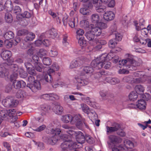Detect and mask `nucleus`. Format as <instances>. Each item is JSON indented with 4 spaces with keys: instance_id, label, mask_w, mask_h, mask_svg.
<instances>
[{
    "instance_id": "1",
    "label": "nucleus",
    "mask_w": 151,
    "mask_h": 151,
    "mask_svg": "<svg viewBox=\"0 0 151 151\" xmlns=\"http://www.w3.org/2000/svg\"><path fill=\"white\" fill-rule=\"evenodd\" d=\"M59 123H56L54 122L47 126L46 130V132L52 135H46L42 138V140L47 144L54 145L57 142L59 138V135L61 131L60 129Z\"/></svg>"
},
{
    "instance_id": "2",
    "label": "nucleus",
    "mask_w": 151,
    "mask_h": 151,
    "mask_svg": "<svg viewBox=\"0 0 151 151\" xmlns=\"http://www.w3.org/2000/svg\"><path fill=\"white\" fill-rule=\"evenodd\" d=\"M93 68L91 66H83L81 68L80 76L77 78H75L78 88V87L86 85L89 83V81L87 78L82 77V76H85L86 74H91L93 72Z\"/></svg>"
},
{
    "instance_id": "3",
    "label": "nucleus",
    "mask_w": 151,
    "mask_h": 151,
    "mask_svg": "<svg viewBox=\"0 0 151 151\" xmlns=\"http://www.w3.org/2000/svg\"><path fill=\"white\" fill-rule=\"evenodd\" d=\"M128 55V58L126 59L122 60L121 62L118 59H115L114 62L115 63L119 62V64L120 65L129 67L128 68H129V70H136V67L139 65V63L134 60L132 56L130 55L129 54Z\"/></svg>"
},
{
    "instance_id": "4",
    "label": "nucleus",
    "mask_w": 151,
    "mask_h": 151,
    "mask_svg": "<svg viewBox=\"0 0 151 151\" xmlns=\"http://www.w3.org/2000/svg\"><path fill=\"white\" fill-rule=\"evenodd\" d=\"M63 137L66 139L61 145L62 151H71L77 148L76 143L68 139L70 137L69 136L64 134Z\"/></svg>"
},
{
    "instance_id": "5",
    "label": "nucleus",
    "mask_w": 151,
    "mask_h": 151,
    "mask_svg": "<svg viewBox=\"0 0 151 151\" xmlns=\"http://www.w3.org/2000/svg\"><path fill=\"white\" fill-rule=\"evenodd\" d=\"M76 138L77 144V148H79L82 147V144L84 143L85 141V137L83 133L80 131H77V134H76Z\"/></svg>"
},
{
    "instance_id": "6",
    "label": "nucleus",
    "mask_w": 151,
    "mask_h": 151,
    "mask_svg": "<svg viewBox=\"0 0 151 151\" xmlns=\"http://www.w3.org/2000/svg\"><path fill=\"white\" fill-rule=\"evenodd\" d=\"M18 101L12 98H6L4 99L2 103L6 107H13L16 106L18 104Z\"/></svg>"
},
{
    "instance_id": "7",
    "label": "nucleus",
    "mask_w": 151,
    "mask_h": 151,
    "mask_svg": "<svg viewBox=\"0 0 151 151\" xmlns=\"http://www.w3.org/2000/svg\"><path fill=\"white\" fill-rule=\"evenodd\" d=\"M76 122V127L80 130H83L84 128L86 127L88 128V126L87 125L86 120L84 118L80 119L77 116V119L75 121H73V124Z\"/></svg>"
},
{
    "instance_id": "8",
    "label": "nucleus",
    "mask_w": 151,
    "mask_h": 151,
    "mask_svg": "<svg viewBox=\"0 0 151 151\" xmlns=\"http://www.w3.org/2000/svg\"><path fill=\"white\" fill-rule=\"evenodd\" d=\"M85 36L87 39L89 40V42L91 45H94L97 44L99 42L98 39L95 38V35L91 30L86 32Z\"/></svg>"
},
{
    "instance_id": "9",
    "label": "nucleus",
    "mask_w": 151,
    "mask_h": 151,
    "mask_svg": "<svg viewBox=\"0 0 151 151\" xmlns=\"http://www.w3.org/2000/svg\"><path fill=\"white\" fill-rule=\"evenodd\" d=\"M0 55L2 58L4 60H7L8 63L14 62V60L10 59L12 55L11 51L7 50H2Z\"/></svg>"
},
{
    "instance_id": "10",
    "label": "nucleus",
    "mask_w": 151,
    "mask_h": 151,
    "mask_svg": "<svg viewBox=\"0 0 151 151\" xmlns=\"http://www.w3.org/2000/svg\"><path fill=\"white\" fill-rule=\"evenodd\" d=\"M104 60V58L102 57H101L99 60L97 59L93 60L91 63V66L96 69H101L103 68Z\"/></svg>"
},
{
    "instance_id": "11",
    "label": "nucleus",
    "mask_w": 151,
    "mask_h": 151,
    "mask_svg": "<svg viewBox=\"0 0 151 151\" xmlns=\"http://www.w3.org/2000/svg\"><path fill=\"white\" fill-rule=\"evenodd\" d=\"M27 87L29 88L33 92H35L41 89V84L38 81H36L32 83H28Z\"/></svg>"
},
{
    "instance_id": "12",
    "label": "nucleus",
    "mask_w": 151,
    "mask_h": 151,
    "mask_svg": "<svg viewBox=\"0 0 151 151\" xmlns=\"http://www.w3.org/2000/svg\"><path fill=\"white\" fill-rule=\"evenodd\" d=\"M15 112L16 111L14 109H12L7 110H3L0 112V115L1 117L4 118L7 116L10 117L14 116Z\"/></svg>"
},
{
    "instance_id": "13",
    "label": "nucleus",
    "mask_w": 151,
    "mask_h": 151,
    "mask_svg": "<svg viewBox=\"0 0 151 151\" xmlns=\"http://www.w3.org/2000/svg\"><path fill=\"white\" fill-rule=\"evenodd\" d=\"M92 4L89 3L87 5L84 6L80 9V13L83 15H88L91 14V11L90 9L93 7Z\"/></svg>"
},
{
    "instance_id": "14",
    "label": "nucleus",
    "mask_w": 151,
    "mask_h": 151,
    "mask_svg": "<svg viewBox=\"0 0 151 151\" xmlns=\"http://www.w3.org/2000/svg\"><path fill=\"white\" fill-rule=\"evenodd\" d=\"M77 118V115H76L73 117L70 114H68L63 116L61 120L63 122L66 123L70 122L72 124H73V121L76 120Z\"/></svg>"
},
{
    "instance_id": "15",
    "label": "nucleus",
    "mask_w": 151,
    "mask_h": 151,
    "mask_svg": "<svg viewBox=\"0 0 151 151\" xmlns=\"http://www.w3.org/2000/svg\"><path fill=\"white\" fill-rule=\"evenodd\" d=\"M77 39L78 40V43L81 46V50L78 51L79 53L80 54H82L84 52L85 50V46H86V41L84 39V38L82 37H78V36L77 37Z\"/></svg>"
},
{
    "instance_id": "16",
    "label": "nucleus",
    "mask_w": 151,
    "mask_h": 151,
    "mask_svg": "<svg viewBox=\"0 0 151 151\" xmlns=\"http://www.w3.org/2000/svg\"><path fill=\"white\" fill-rule=\"evenodd\" d=\"M12 85L16 89H19L21 88H23L26 86L25 83L23 81L13 80Z\"/></svg>"
},
{
    "instance_id": "17",
    "label": "nucleus",
    "mask_w": 151,
    "mask_h": 151,
    "mask_svg": "<svg viewBox=\"0 0 151 151\" xmlns=\"http://www.w3.org/2000/svg\"><path fill=\"white\" fill-rule=\"evenodd\" d=\"M32 14V12L30 10L25 11L22 13H19V15L17 16V18L19 20H21V18L19 17V16L23 18H29L31 17Z\"/></svg>"
},
{
    "instance_id": "18",
    "label": "nucleus",
    "mask_w": 151,
    "mask_h": 151,
    "mask_svg": "<svg viewBox=\"0 0 151 151\" xmlns=\"http://www.w3.org/2000/svg\"><path fill=\"white\" fill-rule=\"evenodd\" d=\"M45 35L47 37L54 38L57 36L58 33L57 31L55 29L52 28L46 31Z\"/></svg>"
},
{
    "instance_id": "19",
    "label": "nucleus",
    "mask_w": 151,
    "mask_h": 151,
    "mask_svg": "<svg viewBox=\"0 0 151 151\" xmlns=\"http://www.w3.org/2000/svg\"><path fill=\"white\" fill-rule=\"evenodd\" d=\"M83 63V61L80 58L77 59L76 60L73 61L70 65V68L73 69L76 68Z\"/></svg>"
},
{
    "instance_id": "20",
    "label": "nucleus",
    "mask_w": 151,
    "mask_h": 151,
    "mask_svg": "<svg viewBox=\"0 0 151 151\" xmlns=\"http://www.w3.org/2000/svg\"><path fill=\"white\" fill-rule=\"evenodd\" d=\"M114 14L112 11H109L105 12L103 15L104 19L106 21L112 20L114 17Z\"/></svg>"
},
{
    "instance_id": "21",
    "label": "nucleus",
    "mask_w": 151,
    "mask_h": 151,
    "mask_svg": "<svg viewBox=\"0 0 151 151\" xmlns=\"http://www.w3.org/2000/svg\"><path fill=\"white\" fill-rule=\"evenodd\" d=\"M91 27L90 28L91 31L96 36H99L101 33V29L98 27L95 26L93 24H91L90 26Z\"/></svg>"
},
{
    "instance_id": "22",
    "label": "nucleus",
    "mask_w": 151,
    "mask_h": 151,
    "mask_svg": "<svg viewBox=\"0 0 151 151\" xmlns=\"http://www.w3.org/2000/svg\"><path fill=\"white\" fill-rule=\"evenodd\" d=\"M53 110L56 114H60L63 111V109L62 106L57 104L53 107Z\"/></svg>"
},
{
    "instance_id": "23",
    "label": "nucleus",
    "mask_w": 151,
    "mask_h": 151,
    "mask_svg": "<svg viewBox=\"0 0 151 151\" xmlns=\"http://www.w3.org/2000/svg\"><path fill=\"white\" fill-rule=\"evenodd\" d=\"M146 104L144 100L141 99L138 100L136 106L140 109H145L146 108Z\"/></svg>"
},
{
    "instance_id": "24",
    "label": "nucleus",
    "mask_w": 151,
    "mask_h": 151,
    "mask_svg": "<svg viewBox=\"0 0 151 151\" xmlns=\"http://www.w3.org/2000/svg\"><path fill=\"white\" fill-rule=\"evenodd\" d=\"M11 63H9V65H10V68L14 72V76H16L19 74V72L18 71L19 69L18 66L17 65Z\"/></svg>"
},
{
    "instance_id": "25",
    "label": "nucleus",
    "mask_w": 151,
    "mask_h": 151,
    "mask_svg": "<svg viewBox=\"0 0 151 151\" xmlns=\"http://www.w3.org/2000/svg\"><path fill=\"white\" fill-rule=\"evenodd\" d=\"M41 107L40 114L42 116L45 115L50 109V107L47 105H42Z\"/></svg>"
},
{
    "instance_id": "26",
    "label": "nucleus",
    "mask_w": 151,
    "mask_h": 151,
    "mask_svg": "<svg viewBox=\"0 0 151 151\" xmlns=\"http://www.w3.org/2000/svg\"><path fill=\"white\" fill-rule=\"evenodd\" d=\"M43 97L48 98L47 99L53 100L54 99L57 100L59 99V96L57 95L55 93L46 94L43 95Z\"/></svg>"
},
{
    "instance_id": "27",
    "label": "nucleus",
    "mask_w": 151,
    "mask_h": 151,
    "mask_svg": "<svg viewBox=\"0 0 151 151\" xmlns=\"http://www.w3.org/2000/svg\"><path fill=\"white\" fill-rule=\"evenodd\" d=\"M24 38V40L26 42L32 40L35 37V34L32 32H28Z\"/></svg>"
},
{
    "instance_id": "28",
    "label": "nucleus",
    "mask_w": 151,
    "mask_h": 151,
    "mask_svg": "<svg viewBox=\"0 0 151 151\" xmlns=\"http://www.w3.org/2000/svg\"><path fill=\"white\" fill-rule=\"evenodd\" d=\"M14 36V34L11 31L6 32L4 35V37L6 40L13 39Z\"/></svg>"
},
{
    "instance_id": "29",
    "label": "nucleus",
    "mask_w": 151,
    "mask_h": 151,
    "mask_svg": "<svg viewBox=\"0 0 151 151\" xmlns=\"http://www.w3.org/2000/svg\"><path fill=\"white\" fill-rule=\"evenodd\" d=\"M135 92H136L138 94L142 95L144 91V88L141 85H137L135 88Z\"/></svg>"
},
{
    "instance_id": "30",
    "label": "nucleus",
    "mask_w": 151,
    "mask_h": 151,
    "mask_svg": "<svg viewBox=\"0 0 151 151\" xmlns=\"http://www.w3.org/2000/svg\"><path fill=\"white\" fill-rule=\"evenodd\" d=\"M107 80L111 84L115 85L120 82V80L116 78L108 77L106 78Z\"/></svg>"
},
{
    "instance_id": "31",
    "label": "nucleus",
    "mask_w": 151,
    "mask_h": 151,
    "mask_svg": "<svg viewBox=\"0 0 151 151\" xmlns=\"http://www.w3.org/2000/svg\"><path fill=\"white\" fill-rule=\"evenodd\" d=\"M91 20L94 23H98L100 20V17L97 14H94L91 15Z\"/></svg>"
},
{
    "instance_id": "32",
    "label": "nucleus",
    "mask_w": 151,
    "mask_h": 151,
    "mask_svg": "<svg viewBox=\"0 0 151 151\" xmlns=\"http://www.w3.org/2000/svg\"><path fill=\"white\" fill-rule=\"evenodd\" d=\"M5 19L6 22L11 23L13 20L12 14L9 12L6 13L5 14Z\"/></svg>"
},
{
    "instance_id": "33",
    "label": "nucleus",
    "mask_w": 151,
    "mask_h": 151,
    "mask_svg": "<svg viewBox=\"0 0 151 151\" xmlns=\"http://www.w3.org/2000/svg\"><path fill=\"white\" fill-rule=\"evenodd\" d=\"M97 4L98 3H97ZM97 6L96 7V9L97 12L99 13H103L105 12L106 10V7L104 5H101L99 4V5H97Z\"/></svg>"
},
{
    "instance_id": "34",
    "label": "nucleus",
    "mask_w": 151,
    "mask_h": 151,
    "mask_svg": "<svg viewBox=\"0 0 151 151\" xmlns=\"http://www.w3.org/2000/svg\"><path fill=\"white\" fill-rule=\"evenodd\" d=\"M101 57H102V58H104V60L103 68L105 69L109 68L111 67V63L106 61L107 58L106 56H104L103 55H102Z\"/></svg>"
},
{
    "instance_id": "35",
    "label": "nucleus",
    "mask_w": 151,
    "mask_h": 151,
    "mask_svg": "<svg viewBox=\"0 0 151 151\" xmlns=\"http://www.w3.org/2000/svg\"><path fill=\"white\" fill-rule=\"evenodd\" d=\"M117 42L116 39L113 38L111 39L108 43L109 47L111 48H114L116 46Z\"/></svg>"
},
{
    "instance_id": "36",
    "label": "nucleus",
    "mask_w": 151,
    "mask_h": 151,
    "mask_svg": "<svg viewBox=\"0 0 151 151\" xmlns=\"http://www.w3.org/2000/svg\"><path fill=\"white\" fill-rule=\"evenodd\" d=\"M137 93L135 91L132 92L129 95V97L130 101H135L138 97Z\"/></svg>"
},
{
    "instance_id": "37",
    "label": "nucleus",
    "mask_w": 151,
    "mask_h": 151,
    "mask_svg": "<svg viewBox=\"0 0 151 151\" xmlns=\"http://www.w3.org/2000/svg\"><path fill=\"white\" fill-rule=\"evenodd\" d=\"M4 9L6 8V10L8 11H10L13 8V6L12 4V2L11 0H7L4 4Z\"/></svg>"
},
{
    "instance_id": "38",
    "label": "nucleus",
    "mask_w": 151,
    "mask_h": 151,
    "mask_svg": "<svg viewBox=\"0 0 151 151\" xmlns=\"http://www.w3.org/2000/svg\"><path fill=\"white\" fill-rule=\"evenodd\" d=\"M25 96V93L24 90H19L16 93V96L17 98H21L24 97Z\"/></svg>"
},
{
    "instance_id": "39",
    "label": "nucleus",
    "mask_w": 151,
    "mask_h": 151,
    "mask_svg": "<svg viewBox=\"0 0 151 151\" xmlns=\"http://www.w3.org/2000/svg\"><path fill=\"white\" fill-rule=\"evenodd\" d=\"M43 64L46 66H49L52 63L51 59L48 57H45L42 60Z\"/></svg>"
},
{
    "instance_id": "40",
    "label": "nucleus",
    "mask_w": 151,
    "mask_h": 151,
    "mask_svg": "<svg viewBox=\"0 0 151 151\" xmlns=\"http://www.w3.org/2000/svg\"><path fill=\"white\" fill-rule=\"evenodd\" d=\"M42 81L45 80L46 82L51 83L52 81V78L51 75L46 74L44 76Z\"/></svg>"
},
{
    "instance_id": "41",
    "label": "nucleus",
    "mask_w": 151,
    "mask_h": 151,
    "mask_svg": "<svg viewBox=\"0 0 151 151\" xmlns=\"http://www.w3.org/2000/svg\"><path fill=\"white\" fill-rule=\"evenodd\" d=\"M35 69L37 71L41 72L42 71V65L41 63H37L34 64Z\"/></svg>"
},
{
    "instance_id": "42",
    "label": "nucleus",
    "mask_w": 151,
    "mask_h": 151,
    "mask_svg": "<svg viewBox=\"0 0 151 151\" xmlns=\"http://www.w3.org/2000/svg\"><path fill=\"white\" fill-rule=\"evenodd\" d=\"M85 139L88 143L90 144H93L94 142L93 138L88 134H87L86 135Z\"/></svg>"
},
{
    "instance_id": "43",
    "label": "nucleus",
    "mask_w": 151,
    "mask_h": 151,
    "mask_svg": "<svg viewBox=\"0 0 151 151\" xmlns=\"http://www.w3.org/2000/svg\"><path fill=\"white\" fill-rule=\"evenodd\" d=\"M81 26L83 27L84 28H89L90 29L91 27H90L91 24L89 25L88 22L86 20H83L81 22Z\"/></svg>"
},
{
    "instance_id": "44",
    "label": "nucleus",
    "mask_w": 151,
    "mask_h": 151,
    "mask_svg": "<svg viewBox=\"0 0 151 151\" xmlns=\"http://www.w3.org/2000/svg\"><path fill=\"white\" fill-rule=\"evenodd\" d=\"M125 145L128 148H132L134 147V145L133 142L129 140H127L124 142Z\"/></svg>"
},
{
    "instance_id": "45",
    "label": "nucleus",
    "mask_w": 151,
    "mask_h": 151,
    "mask_svg": "<svg viewBox=\"0 0 151 151\" xmlns=\"http://www.w3.org/2000/svg\"><path fill=\"white\" fill-rule=\"evenodd\" d=\"M27 30L25 29H22L19 30L17 32V35L19 36H22L26 35L28 33Z\"/></svg>"
},
{
    "instance_id": "46",
    "label": "nucleus",
    "mask_w": 151,
    "mask_h": 151,
    "mask_svg": "<svg viewBox=\"0 0 151 151\" xmlns=\"http://www.w3.org/2000/svg\"><path fill=\"white\" fill-rule=\"evenodd\" d=\"M47 54V51L43 49H40L38 52V55L40 57H42L46 55Z\"/></svg>"
},
{
    "instance_id": "47",
    "label": "nucleus",
    "mask_w": 151,
    "mask_h": 151,
    "mask_svg": "<svg viewBox=\"0 0 151 151\" xmlns=\"http://www.w3.org/2000/svg\"><path fill=\"white\" fill-rule=\"evenodd\" d=\"M27 72L30 75H36L37 73L36 71L35 70V68L32 67L29 69H27Z\"/></svg>"
},
{
    "instance_id": "48",
    "label": "nucleus",
    "mask_w": 151,
    "mask_h": 151,
    "mask_svg": "<svg viewBox=\"0 0 151 151\" xmlns=\"http://www.w3.org/2000/svg\"><path fill=\"white\" fill-rule=\"evenodd\" d=\"M116 28L114 25L110 27L109 29V32L110 35H115L117 32L116 31Z\"/></svg>"
},
{
    "instance_id": "49",
    "label": "nucleus",
    "mask_w": 151,
    "mask_h": 151,
    "mask_svg": "<svg viewBox=\"0 0 151 151\" xmlns=\"http://www.w3.org/2000/svg\"><path fill=\"white\" fill-rule=\"evenodd\" d=\"M68 24L71 27L74 28L75 27L74 19H69Z\"/></svg>"
},
{
    "instance_id": "50",
    "label": "nucleus",
    "mask_w": 151,
    "mask_h": 151,
    "mask_svg": "<svg viewBox=\"0 0 151 151\" xmlns=\"http://www.w3.org/2000/svg\"><path fill=\"white\" fill-rule=\"evenodd\" d=\"M36 75H31L28 76L27 78V80L28 82L29 83H32L33 82H35L36 80H35L34 76Z\"/></svg>"
},
{
    "instance_id": "51",
    "label": "nucleus",
    "mask_w": 151,
    "mask_h": 151,
    "mask_svg": "<svg viewBox=\"0 0 151 151\" xmlns=\"http://www.w3.org/2000/svg\"><path fill=\"white\" fill-rule=\"evenodd\" d=\"M13 10L14 13H20L22 11L21 8L18 6H16L14 7Z\"/></svg>"
},
{
    "instance_id": "52",
    "label": "nucleus",
    "mask_w": 151,
    "mask_h": 151,
    "mask_svg": "<svg viewBox=\"0 0 151 151\" xmlns=\"http://www.w3.org/2000/svg\"><path fill=\"white\" fill-rule=\"evenodd\" d=\"M122 24L125 26L127 25L129 22V21L127 19V16H123L122 20Z\"/></svg>"
},
{
    "instance_id": "53",
    "label": "nucleus",
    "mask_w": 151,
    "mask_h": 151,
    "mask_svg": "<svg viewBox=\"0 0 151 151\" xmlns=\"http://www.w3.org/2000/svg\"><path fill=\"white\" fill-rule=\"evenodd\" d=\"M89 108L85 104H83L82 106V109L83 111L87 114H90L89 111Z\"/></svg>"
},
{
    "instance_id": "54",
    "label": "nucleus",
    "mask_w": 151,
    "mask_h": 151,
    "mask_svg": "<svg viewBox=\"0 0 151 151\" xmlns=\"http://www.w3.org/2000/svg\"><path fill=\"white\" fill-rule=\"evenodd\" d=\"M80 1L82 2H88V4L91 3L92 4H95L98 2V0H79Z\"/></svg>"
},
{
    "instance_id": "55",
    "label": "nucleus",
    "mask_w": 151,
    "mask_h": 151,
    "mask_svg": "<svg viewBox=\"0 0 151 151\" xmlns=\"http://www.w3.org/2000/svg\"><path fill=\"white\" fill-rule=\"evenodd\" d=\"M100 94L102 97L106 98L108 97V92L106 91H101L100 92Z\"/></svg>"
},
{
    "instance_id": "56",
    "label": "nucleus",
    "mask_w": 151,
    "mask_h": 151,
    "mask_svg": "<svg viewBox=\"0 0 151 151\" xmlns=\"http://www.w3.org/2000/svg\"><path fill=\"white\" fill-rule=\"evenodd\" d=\"M49 55L51 57H54L58 55V52L55 49H52L49 52Z\"/></svg>"
},
{
    "instance_id": "57",
    "label": "nucleus",
    "mask_w": 151,
    "mask_h": 151,
    "mask_svg": "<svg viewBox=\"0 0 151 151\" xmlns=\"http://www.w3.org/2000/svg\"><path fill=\"white\" fill-rule=\"evenodd\" d=\"M46 127V125L45 124H43L42 125L40 126L34 130L37 132H40L44 130Z\"/></svg>"
},
{
    "instance_id": "58",
    "label": "nucleus",
    "mask_w": 151,
    "mask_h": 151,
    "mask_svg": "<svg viewBox=\"0 0 151 151\" xmlns=\"http://www.w3.org/2000/svg\"><path fill=\"white\" fill-rule=\"evenodd\" d=\"M114 35L115 37L114 39H116V41H120L122 40V37L120 34L117 32Z\"/></svg>"
},
{
    "instance_id": "59",
    "label": "nucleus",
    "mask_w": 151,
    "mask_h": 151,
    "mask_svg": "<svg viewBox=\"0 0 151 151\" xmlns=\"http://www.w3.org/2000/svg\"><path fill=\"white\" fill-rule=\"evenodd\" d=\"M86 102L87 104H89L90 106L94 107L96 106L90 100L89 97H87L86 98Z\"/></svg>"
},
{
    "instance_id": "60",
    "label": "nucleus",
    "mask_w": 151,
    "mask_h": 151,
    "mask_svg": "<svg viewBox=\"0 0 151 151\" xmlns=\"http://www.w3.org/2000/svg\"><path fill=\"white\" fill-rule=\"evenodd\" d=\"M112 126L115 131H117L121 128L120 125L119 124L116 123H113Z\"/></svg>"
},
{
    "instance_id": "61",
    "label": "nucleus",
    "mask_w": 151,
    "mask_h": 151,
    "mask_svg": "<svg viewBox=\"0 0 151 151\" xmlns=\"http://www.w3.org/2000/svg\"><path fill=\"white\" fill-rule=\"evenodd\" d=\"M76 33L77 35V36H78V37H80V36H81V37H82V36L84 33V31L82 29H78L76 31Z\"/></svg>"
},
{
    "instance_id": "62",
    "label": "nucleus",
    "mask_w": 151,
    "mask_h": 151,
    "mask_svg": "<svg viewBox=\"0 0 151 151\" xmlns=\"http://www.w3.org/2000/svg\"><path fill=\"white\" fill-rule=\"evenodd\" d=\"M149 32L148 29L146 28H142L141 29V33L142 35L143 36L147 35Z\"/></svg>"
},
{
    "instance_id": "63",
    "label": "nucleus",
    "mask_w": 151,
    "mask_h": 151,
    "mask_svg": "<svg viewBox=\"0 0 151 151\" xmlns=\"http://www.w3.org/2000/svg\"><path fill=\"white\" fill-rule=\"evenodd\" d=\"M68 133L72 136H75L76 137V134H77V132H76L72 130V129H69L67 131Z\"/></svg>"
},
{
    "instance_id": "64",
    "label": "nucleus",
    "mask_w": 151,
    "mask_h": 151,
    "mask_svg": "<svg viewBox=\"0 0 151 151\" xmlns=\"http://www.w3.org/2000/svg\"><path fill=\"white\" fill-rule=\"evenodd\" d=\"M42 44L45 46L47 47L50 44V42L48 39H44L42 41Z\"/></svg>"
}]
</instances>
